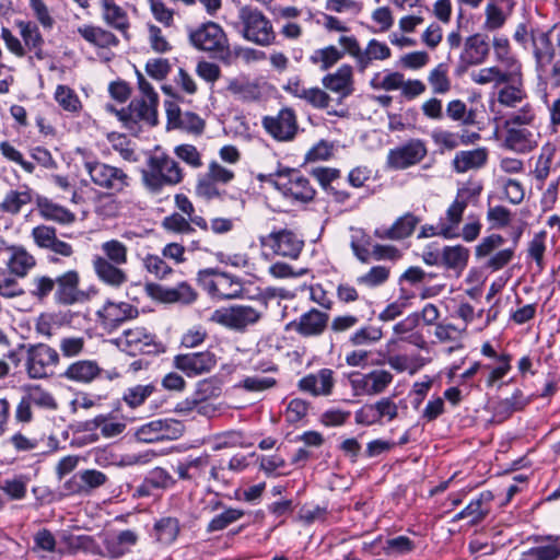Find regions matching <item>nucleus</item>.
Returning a JSON list of instances; mask_svg holds the SVG:
<instances>
[{"label":"nucleus","instance_id":"nucleus-30","mask_svg":"<svg viewBox=\"0 0 560 560\" xmlns=\"http://www.w3.org/2000/svg\"><path fill=\"white\" fill-rule=\"evenodd\" d=\"M36 202L40 215L47 220H54L62 224L72 223L75 220L74 213L45 197L37 196Z\"/></svg>","mask_w":560,"mask_h":560},{"label":"nucleus","instance_id":"nucleus-25","mask_svg":"<svg viewBox=\"0 0 560 560\" xmlns=\"http://www.w3.org/2000/svg\"><path fill=\"white\" fill-rule=\"evenodd\" d=\"M102 16L105 23L121 33L125 39H130V21L127 12L114 2L102 4Z\"/></svg>","mask_w":560,"mask_h":560},{"label":"nucleus","instance_id":"nucleus-39","mask_svg":"<svg viewBox=\"0 0 560 560\" xmlns=\"http://www.w3.org/2000/svg\"><path fill=\"white\" fill-rule=\"evenodd\" d=\"M149 166L152 171L151 175H165L164 172H174L175 175H182L178 163L164 152L156 151L151 155L149 159ZM143 174L150 175L147 172H143Z\"/></svg>","mask_w":560,"mask_h":560},{"label":"nucleus","instance_id":"nucleus-11","mask_svg":"<svg viewBox=\"0 0 560 560\" xmlns=\"http://www.w3.org/2000/svg\"><path fill=\"white\" fill-rule=\"evenodd\" d=\"M126 351L135 357L138 353L158 354L163 351L160 342L155 341V336L147 331L143 327H136L124 331Z\"/></svg>","mask_w":560,"mask_h":560},{"label":"nucleus","instance_id":"nucleus-53","mask_svg":"<svg viewBox=\"0 0 560 560\" xmlns=\"http://www.w3.org/2000/svg\"><path fill=\"white\" fill-rule=\"evenodd\" d=\"M485 14L486 21L483 23V28L487 31L499 30L504 25L506 21V15L494 2H489L487 4Z\"/></svg>","mask_w":560,"mask_h":560},{"label":"nucleus","instance_id":"nucleus-40","mask_svg":"<svg viewBox=\"0 0 560 560\" xmlns=\"http://www.w3.org/2000/svg\"><path fill=\"white\" fill-rule=\"evenodd\" d=\"M376 72L370 81L373 90L396 91L401 90L405 75L398 71Z\"/></svg>","mask_w":560,"mask_h":560},{"label":"nucleus","instance_id":"nucleus-64","mask_svg":"<svg viewBox=\"0 0 560 560\" xmlns=\"http://www.w3.org/2000/svg\"><path fill=\"white\" fill-rule=\"evenodd\" d=\"M32 236L38 247L49 249L56 241L57 231L54 226L38 225L32 230Z\"/></svg>","mask_w":560,"mask_h":560},{"label":"nucleus","instance_id":"nucleus-50","mask_svg":"<svg viewBox=\"0 0 560 560\" xmlns=\"http://www.w3.org/2000/svg\"><path fill=\"white\" fill-rule=\"evenodd\" d=\"M105 259L114 264L125 265L127 262V247L117 240H110L102 244Z\"/></svg>","mask_w":560,"mask_h":560},{"label":"nucleus","instance_id":"nucleus-17","mask_svg":"<svg viewBox=\"0 0 560 560\" xmlns=\"http://www.w3.org/2000/svg\"><path fill=\"white\" fill-rule=\"evenodd\" d=\"M139 536L135 530L125 529L115 536H107L103 540L106 556L110 559H119L130 552L131 547L136 546Z\"/></svg>","mask_w":560,"mask_h":560},{"label":"nucleus","instance_id":"nucleus-26","mask_svg":"<svg viewBox=\"0 0 560 560\" xmlns=\"http://www.w3.org/2000/svg\"><path fill=\"white\" fill-rule=\"evenodd\" d=\"M102 371L96 361L79 360L71 363L61 376L73 382L90 383L98 377Z\"/></svg>","mask_w":560,"mask_h":560},{"label":"nucleus","instance_id":"nucleus-51","mask_svg":"<svg viewBox=\"0 0 560 560\" xmlns=\"http://www.w3.org/2000/svg\"><path fill=\"white\" fill-rule=\"evenodd\" d=\"M383 331L380 327L365 326L351 335L349 341L352 346H363L377 342L382 339Z\"/></svg>","mask_w":560,"mask_h":560},{"label":"nucleus","instance_id":"nucleus-54","mask_svg":"<svg viewBox=\"0 0 560 560\" xmlns=\"http://www.w3.org/2000/svg\"><path fill=\"white\" fill-rule=\"evenodd\" d=\"M370 383V396L383 393L393 382V375L385 370H374L368 373Z\"/></svg>","mask_w":560,"mask_h":560},{"label":"nucleus","instance_id":"nucleus-56","mask_svg":"<svg viewBox=\"0 0 560 560\" xmlns=\"http://www.w3.org/2000/svg\"><path fill=\"white\" fill-rule=\"evenodd\" d=\"M145 269L159 279H165L173 273V268L158 255L148 254L143 259Z\"/></svg>","mask_w":560,"mask_h":560},{"label":"nucleus","instance_id":"nucleus-20","mask_svg":"<svg viewBox=\"0 0 560 560\" xmlns=\"http://www.w3.org/2000/svg\"><path fill=\"white\" fill-rule=\"evenodd\" d=\"M532 539L536 544L532 547L526 556L533 560H558L560 558V536L559 535H535Z\"/></svg>","mask_w":560,"mask_h":560},{"label":"nucleus","instance_id":"nucleus-48","mask_svg":"<svg viewBox=\"0 0 560 560\" xmlns=\"http://www.w3.org/2000/svg\"><path fill=\"white\" fill-rule=\"evenodd\" d=\"M219 268L201 269L197 273V282L201 285L211 296L219 298Z\"/></svg>","mask_w":560,"mask_h":560},{"label":"nucleus","instance_id":"nucleus-3","mask_svg":"<svg viewBox=\"0 0 560 560\" xmlns=\"http://www.w3.org/2000/svg\"><path fill=\"white\" fill-rule=\"evenodd\" d=\"M243 36L258 45L266 46L276 38L270 21L256 8L245 5L238 12Z\"/></svg>","mask_w":560,"mask_h":560},{"label":"nucleus","instance_id":"nucleus-9","mask_svg":"<svg viewBox=\"0 0 560 560\" xmlns=\"http://www.w3.org/2000/svg\"><path fill=\"white\" fill-rule=\"evenodd\" d=\"M101 326L108 332L117 329L122 323L139 316V310L126 302L115 303L107 300L103 307L96 312Z\"/></svg>","mask_w":560,"mask_h":560},{"label":"nucleus","instance_id":"nucleus-59","mask_svg":"<svg viewBox=\"0 0 560 560\" xmlns=\"http://www.w3.org/2000/svg\"><path fill=\"white\" fill-rule=\"evenodd\" d=\"M173 290V304L190 305L198 299V292L186 281L179 282Z\"/></svg>","mask_w":560,"mask_h":560},{"label":"nucleus","instance_id":"nucleus-1","mask_svg":"<svg viewBox=\"0 0 560 560\" xmlns=\"http://www.w3.org/2000/svg\"><path fill=\"white\" fill-rule=\"evenodd\" d=\"M534 68L539 84L560 88V24L533 34Z\"/></svg>","mask_w":560,"mask_h":560},{"label":"nucleus","instance_id":"nucleus-29","mask_svg":"<svg viewBox=\"0 0 560 560\" xmlns=\"http://www.w3.org/2000/svg\"><path fill=\"white\" fill-rule=\"evenodd\" d=\"M488 153L486 149H475L469 151L457 152L453 165L457 173H466L468 171L478 170L487 162Z\"/></svg>","mask_w":560,"mask_h":560},{"label":"nucleus","instance_id":"nucleus-33","mask_svg":"<svg viewBox=\"0 0 560 560\" xmlns=\"http://www.w3.org/2000/svg\"><path fill=\"white\" fill-rule=\"evenodd\" d=\"M223 392V380L213 375L199 381L196 385L195 396L199 398L201 404L210 399L219 398Z\"/></svg>","mask_w":560,"mask_h":560},{"label":"nucleus","instance_id":"nucleus-13","mask_svg":"<svg viewBox=\"0 0 560 560\" xmlns=\"http://www.w3.org/2000/svg\"><path fill=\"white\" fill-rule=\"evenodd\" d=\"M329 315L316 308L304 313L300 320H292L285 325V330L295 329L302 336H318L327 327Z\"/></svg>","mask_w":560,"mask_h":560},{"label":"nucleus","instance_id":"nucleus-41","mask_svg":"<svg viewBox=\"0 0 560 560\" xmlns=\"http://www.w3.org/2000/svg\"><path fill=\"white\" fill-rule=\"evenodd\" d=\"M158 390L155 384L150 383L148 385H137L128 388L122 400L130 407L137 408L144 404L148 397H150L154 392Z\"/></svg>","mask_w":560,"mask_h":560},{"label":"nucleus","instance_id":"nucleus-2","mask_svg":"<svg viewBox=\"0 0 560 560\" xmlns=\"http://www.w3.org/2000/svg\"><path fill=\"white\" fill-rule=\"evenodd\" d=\"M80 275L74 269L68 270L55 278L39 276L35 278V288L30 293L37 301L42 302L54 292L56 304L70 306L86 302L90 299L89 293L80 289Z\"/></svg>","mask_w":560,"mask_h":560},{"label":"nucleus","instance_id":"nucleus-57","mask_svg":"<svg viewBox=\"0 0 560 560\" xmlns=\"http://www.w3.org/2000/svg\"><path fill=\"white\" fill-rule=\"evenodd\" d=\"M505 240L500 234H491L481 240L475 248L477 258L490 257L491 254L504 244Z\"/></svg>","mask_w":560,"mask_h":560},{"label":"nucleus","instance_id":"nucleus-45","mask_svg":"<svg viewBox=\"0 0 560 560\" xmlns=\"http://www.w3.org/2000/svg\"><path fill=\"white\" fill-rule=\"evenodd\" d=\"M163 424L162 419L150 421L138 428L135 435L139 442L143 443L163 441Z\"/></svg>","mask_w":560,"mask_h":560},{"label":"nucleus","instance_id":"nucleus-21","mask_svg":"<svg viewBox=\"0 0 560 560\" xmlns=\"http://www.w3.org/2000/svg\"><path fill=\"white\" fill-rule=\"evenodd\" d=\"M16 26L20 28L25 47L34 52L37 60H44L47 57L44 51L45 40L37 24L32 21H18Z\"/></svg>","mask_w":560,"mask_h":560},{"label":"nucleus","instance_id":"nucleus-62","mask_svg":"<svg viewBox=\"0 0 560 560\" xmlns=\"http://www.w3.org/2000/svg\"><path fill=\"white\" fill-rule=\"evenodd\" d=\"M149 43L152 50L158 54H165L172 50V45L168 43L166 37L163 35L162 30L154 25H148Z\"/></svg>","mask_w":560,"mask_h":560},{"label":"nucleus","instance_id":"nucleus-18","mask_svg":"<svg viewBox=\"0 0 560 560\" xmlns=\"http://www.w3.org/2000/svg\"><path fill=\"white\" fill-rule=\"evenodd\" d=\"M158 105L159 103H152L144 97L133 98L126 107L127 118L135 120L136 126L143 121L150 127H155L159 124Z\"/></svg>","mask_w":560,"mask_h":560},{"label":"nucleus","instance_id":"nucleus-19","mask_svg":"<svg viewBox=\"0 0 560 560\" xmlns=\"http://www.w3.org/2000/svg\"><path fill=\"white\" fill-rule=\"evenodd\" d=\"M322 83L327 90L339 93L342 97L349 96L353 92L352 67L342 65L335 73L325 75Z\"/></svg>","mask_w":560,"mask_h":560},{"label":"nucleus","instance_id":"nucleus-31","mask_svg":"<svg viewBox=\"0 0 560 560\" xmlns=\"http://www.w3.org/2000/svg\"><path fill=\"white\" fill-rule=\"evenodd\" d=\"M446 116L462 126L477 125L476 109H468L467 105L460 100H453L446 105Z\"/></svg>","mask_w":560,"mask_h":560},{"label":"nucleus","instance_id":"nucleus-63","mask_svg":"<svg viewBox=\"0 0 560 560\" xmlns=\"http://www.w3.org/2000/svg\"><path fill=\"white\" fill-rule=\"evenodd\" d=\"M535 113L529 104L524 105L518 112L511 114L504 122L505 128L525 127L532 125Z\"/></svg>","mask_w":560,"mask_h":560},{"label":"nucleus","instance_id":"nucleus-58","mask_svg":"<svg viewBox=\"0 0 560 560\" xmlns=\"http://www.w3.org/2000/svg\"><path fill=\"white\" fill-rule=\"evenodd\" d=\"M81 481L85 488V494H89L93 490L104 486L108 478L107 476L96 469H85L80 471Z\"/></svg>","mask_w":560,"mask_h":560},{"label":"nucleus","instance_id":"nucleus-16","mask_svg":"<svg viewBox=\"0 0 560 560\" xmlns=\"http://www.w3.org/2000/svg\"><path fill=\"white\" fill-rule=\"evenodd\" d=\"M335 385L334 371L322 369L318 374H308L300 380L299 387L313 396H328L332 393Z\"/></svg>","mask_w":560,"mask_h":560},{"label":"nucleus","instance_id":"nucleus-44","mask_svg":"<svg viewBox=\"0 0 560 560\" xmlns=\"http://www.w3.org/2000/svg\"><path fill=\"white\" fill-rule=\"evenodd\" d=\"M55 100L63 110L71 113L78 112L82 106L75 92L71 88L62 84L57 86Z\"/></svg>","mask_w":560,"mask_h":560},{"label":"nucleus","instance_id":"nucleus-35","mask_svg":"<svg viewBox=\"0 0 560 560\" xmlns=\"http://www.w3.org/2000/svg\"><path fill=\"white\" fill-rule=\"evenodd\" d=\"M219 284V299L232 300L243 294L242 280L229 272L220 270Z\"/></svg>","mask_w":560,"mask_h":560},{"label":"nucleus","instance_id":"nucleus-43","mask_svg":"<svg viewBox=\"0 0 560 560\" xmlns=\"http://www.w3.org/2000/svg\"><path fill=\"white\" fill-rule=\"evenodd\" d=\"M428 81L435 94H445L451 90V80L447 75V65L439 63L429 73Z\"/></svg>","mask_w":560,"mask_h":560},{"label":"nucleus","instance_id":"nucleus-27","mask_svg":"<svg viewBox=\"0 0 560 560\" xmlns=\"http://www.w3.org/2000/svg\"><path fill=\"white\" fill-rule=\"evenodd\" d=\"M77 32L84 40L97 48L117 47L118 37L108 30L94 25H83L78 27Z\"/></svg>","mask_w":560,"mask_h":560},{"label":"nucleus","instance_id":"nucleus-14","mask_svg":"<svg viewBox=\"0 0 560 560\" xmlns=\"http://www.w3.org/2000/svg\"><path fill=\"white\" fill-rule=\"evenodd\" d=\"M92 262L95 275L103 283L118 289L128 281V275L119 268L120 265L98 255L94 256Z\"/></svg>","mask_w":560,"mask_h":560},{"label":"nucleus","instance_id":"nucleus-55","mask_svg":"<svg viewBox=\"0 0 560 560\" xmlns=\"http://www.w3.org/2000/svg\"><path fill=\"white\" fill-rule=\"evenodd\" d=\"M529 402V399L524 396L521 389H516L509 398L501 400L498 404V409L506 415H512L515 411L523 410Z\"/></svg>","mask_w":560,"mask_h":560},{"label":"nucleus","instance_id":"nucleus-24","mask_svg":"<svg viewBox=\"0 0 560 560\" xmlns=\"http://www.w3.org/2000/svg\"><path fill=\"white\" fill-rule=\"evenodd\" d=\"M504 145L518 153H526L537 147L535 135L526 127L506 128Z\"/></svg>","mask_w":560,"mask_h":560},{"label":"nucleus","instance_id":"nucleus-46","mask_svg":"<svg viewBox=\"0 0 560 560\" xmlns=\"http://www.w3.org/2000/svg\"><path fill=\"white\" fill-rule=\"evenodd\" d=\"M228 91L234 95L240 96L244 101L257 100L260 94L256 84H253L244 79H234L230 81Z\"/></svg>","mask_w":560,"mask_h":560},{"label":"nucleus","instance_id":"nucleus-61","mask_svg":"<svg viewBox=\"0 0 560 560\" xmlns=\"http://www.w3.org/2000/svg\"><path fill=\"white\" fill-rule=\"evenodd\" d=\"M487 219L491 222L492 229H503L510 225L512 213L503 206H494L488 209Z\"/></svg>","mask_w":560,"mask_h":560},{"label":"nucleus","instance_id":"nucleus-23","mask_svg":"<svg viewBox=\"0 0 560 560\" xmlns=\"http://www.w3.org/2000/svg\"><path fill=\"white\" fill-rule=\"evenodd\" d=\"M492 500L493 494L491 491L481 492L477 499L472 500L463 511L457 513L453 521H459L469 517L471 525L479 524L489 514L490 502Z\"/></svg>","mask_w":560,"mask_h":560},{"label":"nucleus","instance_id":"nucleus-22","mask_svg":"<svg viewBox=\"0 0 560 560\" xmlns=\"http://www.w3.org/2000/svg\"><path fill=\"white\" fill-rule=\"evenodd\" d=\"M419 219L412 213H406L395 221L390 228L376 229L374 235L381 240H402L410 236Z\"/></svg>","mask_w":560,"mask_h":560},{"label":"nucleus","instance_id":"nucleus-7","mask_svg":"<svg viewBox=\"0 0 560 560\" xmlns=\"http://www.w3.org/2000/svg\"><path fill=\"white\" fill-rule=\"evenodd\" d=\"M260 315L252 306H231L215 310L211 320L230 329L243 331L248 325L258 322Z\"/></svg>","mask_w":560,"mask_h":560},{"label":"nucleus","instance_id":"nucleus-12","mask_svg":"<svg viewBox=\"0 0 560 560\" xmlns=\"http://www.w3.org/2000/svg\"><path fill=\"white\" fill-rule=\"evenodd\" d=\"M425 154L427 148L421 140H410L405 145L390 150L387 163L394 170H402L419 163Z\"/></svg>","mask_w":560,"mask_h":560},{"label":"nucleus","instance_id":"nucleus-10","mask_svg":"<svg viewBox=\"0 0 560 560\" xmlns=\"http://www.w3.org/2000/svg\"><path fill=\"white\" fill-rule=\"evenodd\" d=\"M175 483L176 480L166 469L155 467L150 470L142 482L133 489L131 497L132 499L156 497L159 492L173 487Z\"/></svg>","mask_w":560,"mask_h":560},{"label":"nucleus","instance_id":"nucleus-28","mask_svg":"<svg viewBox=\"0 0 560 560\" xmlns=\"http://www.w3.org/2000/svg\"><path fill=\"white\" fill-rule=\"evenodd\" d=\"M469 256V249L463 245L444 246L441 266L460 276L468 265Z\"/></svg>","mask_w":560,"mask_h":560},{"label":"nucleus","instance_id":"nucleus-6","mask_svg":"<svg viewBox=\"0 0 560 560\" xmlns=\"http://www.w3.org/2000/svg\"><path fill=\"white\" fill-rule=\"evenodd\" d=\"M58 352L46 343L27 345L26 372L30 378L39 380L49 376L46 369L57 365Z\"/></svg>","mask_w":560,"mask_h":560},{"label":"nucleus","instance_id":"nucleus-42","mask_svg":"<svg viewBox=\"0 0 560 560\" xmlns=\"http://www.w3.org/2000/svg\"><path fill=\"white\" fill-rule=\"evenodd\" d=\"M345 55V51L337 49L335 46H328L317 49L311 56V61L314 65H320L322 70H328L336 65Z\"/></svg>","mask_w":560,"mask_h":560},{"label":"nucleus","instance_id":"nucleus-60","mask_svg":"<svg viewBox=\"0 0 560 560\" xmlns=\"http://www.w3.org/2000/svg\"><path fill=\"white\" fill-rule=\"evenodd\" d=\"M526 97L524 90L521 86L506 85L499 91L498 101L500 104L509 107H514Z\"/></svg>","mask_w":560,"mask_h":560},{"label":"nucleus","instance_id":"nucleus-8","mask_svg":"<svg viewBox=\"0 0 560 560\" xmlns=\"http://www.w3.org/2000/svg\"><path fill=\"white\" fill-rule=\"evenodd\" d=\"M217 365V357L210 351L179 353L173 359V366L188 377L210 372Z\"/></svg>","mask_w":560,"mask_h":560},{"label":"nucleus","instance_id":"nucleus-36","mask_svg":"<svg viewBox=\"0 0 560 560\" xmlns=\"http://www.w3.org/2000/svg\"><path fill=\"white\" fill-rule=\"evenodd\" d=\"M392 56L390 48L375 38L369 40L362 58L360 72H364L374 60H386Z\"/></svg>","mask_w":560,"mask_h":560},{"label":"nucleus","instance_id":"nucleus-47","mask_svg":"<svg viewBox=\"0 0 560 560\" xmlns=\"http://www.w3.org/2000/svg\"><path fill=\"white\" fill-rule=\"evenodd\" d=\"M26 482L27 478L20 475L11 479H4L0 485V489L3 490L11 500H22L26 495Z\"/></svg>","mask_w":560,"mask_h":560},{"label":"nucleus","instance_id":"nucleus-5","mask_svg":"<svg viewBox=\"0 0 560 560\" xmlns=\"http://www.w3.org/2000/svg\"><path fill=\"white\" fill-rule=\"evenodd\" d=\"M490 52L488 35L476 33L464 42L463 50L455 69L456 75H463L468 68L483 63Z\"/></svg>","mask_w":560,"mask_h":560},{"label":"nucleus","instance_id":"nucleus-15","mask_svg":"<svg viewBox=\"0 0 560 560\" xmlns=\"http://www.w3.org/2000/svg\"><path fill=\"white\" fill-rule=\"evenodd\" d=\"M182 530L180 522L175 516H162L154 521L150 530V536L161 546H171L174 544Z\"/></svg>","mask_w":560,"mask_h":560},{"label":"nucleus","instance_id":"nucleus-38","mask_svg":"<svg viewBox=\"0 0 560 560\" xmlns=\"http://www.w3.org/2000/svg\"><path fill=\"white\" fill-rule=\"evenodd\" d=\"M245 515L242 509L228 508L220 514L215 515L207 525V533L212 534L228 528Z\"/></svg>","mask_w":560,"mask_h":560},{"label":"nucleus","instance_id":"nucleus-32","mask_svg":"<svg viewBox=\"0 0 560 560\" xmlns=\"http://www.w3.org/2000/svg\"><path fill=\"white\" fill-rule=\"evenodd\" d=\"M32 201V190L27 186H23L19 190H10L3 201L0 203L2 212L16 214L23 206Z\"/></svg>","mask_w":560,"mask_h":560},{"label":"nucleus","instance_id":"nucleus-49","mask_svg":"<svg viewBox=\"0 0 560 560\" xmlns=\"http://www.w3.org/2000/svg\"><path fill=\"white\" fill-rule=\"evenodd\" d=\"M219 268L201 269L197 273V282L201 285L211 296L219 298Z\"/></svg>","mask_w":560,"mask_h":560},{"label":"nucleus","instance_id":"nucleus-4","mask_svg":"<svg viewBox=\"0 0 560 560\" xmlns=\"http://www.w3.org/2000/svg\"><path fill=\"white\" fill-rule=\"evenodd\" d=\"M191 46L198 50L229 54V40L223 28L215 22L208 21L197 28L188 31Z\"/></svg>","mask_w":560,"mask_h":560},{"label":"nucleus","instance_id":"nucleus-52","mask_svg":"<svg viewBox=\"0 0 560 560\" xmlns=\"http://www.w3.org/2000/svg\"><path fill=\"white\" fill-rule=\"evenodd\" d=\"M546 232L540 231L536 233L533 240L528 244L527 254L528 257L535 260L539 271L544 269V254L546 252Z\"/></svg>","mask_w":560,"mask_h":560},{"label":"nucleus","instance_id":"nucleus-34","mask_svg":"<svg viewBox=\"0 0 560 560\" xmlns=\"http://www.w3.org/2000/svg\"><path fill=\"white\" fill-rule=\"evenodd\" d=\"M471 80L477 84L494 83L495 85H500L512 82L513 74L511 72L502 71L499 67L493 66L472 72Z\"/></svg>","mask_w":560,"mask_h":560},{"label":"nucleus","instance_id":"nucleus-37","mask_svg":"<svg viewBox=\"0 0 560 560\" xmlns=\"http://www.w3.org/2000/svg\"><path fill=\"white\" fill-rule=\"evenodd\" d=\"M12 256L9 268L18 277H25L27 271L35 266V259L23 247H12Z\"/></svg>","mask_w":560,"mask_h":560}]
</instances>
